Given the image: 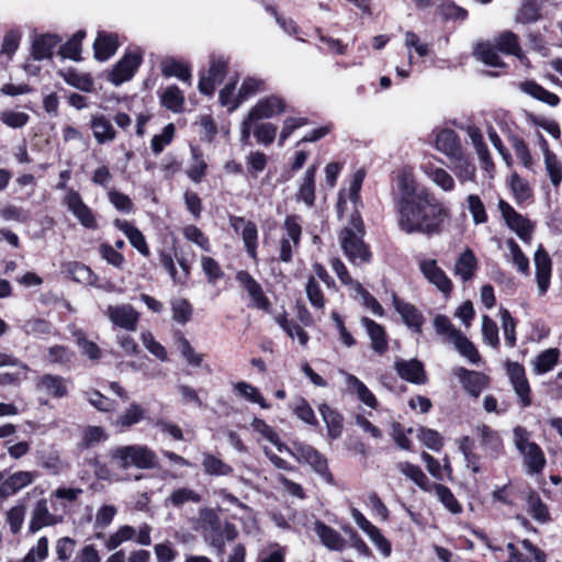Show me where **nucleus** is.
<instances>
[{
    "mask_svg": "<svg viewBox=\"0 0 562 562\" xmlns=\"http://www.w3.org/2000/svg\"><path fill=\"white\" fill-rule=\"evenodd\" d=\"M105 315L114 326L127 331L137 329L139 315L131 304L109 305Z\"/></svg>",
    "mask_w": 562,
    "mask_h": 562,
    "instance_id": "obj_12",
    "label": "nucleus"
},
{
    "mask_svg": "<svg viewBox=\"0 0 562 562\" xmlns=\"http://www.w3.org/2000/svg\"><path fill=\"white\" fill-rule=\"evenodd\" d=\"M476 267L477 260L474 252L471 249H465L456 261L454 273L463 281H469L473 278Z\"/></svg>",
    "mask_w": 562,
    "mask_h": 562,
    "instance_id": "obj_39",
    "label": "nucleus"
},
{
    "mask_svg": "<svg viewBox=\"0 0 562 562\" xmlns=\"http://www.w3.org/2000/svg\"><path fill=\"white\" fill-rule=\"evenodd\" d=\"M451 170L456 175L460 183L467 181L474 182L476 178V167L464 153H460L456 157L450 159Z\"/></svg>",
    "mask_w": 562,
    "mask_h": 562,
    "instance_id": "obj_32",
    "label": "nucleus"
},
{
    "mask_svg": "<svg viewBox=\"0 0 562 562\" xmlns=\"http://www.w3.org/2000/svg\"><path fill=\"white\" fill-rule=\"evenodd\" d=\"M453 373L462 382L469 394L474 397H477L487 386L488 378L481 372L470 371L463 367H458L453 370Z\"/></svg>",
    "mask_w": 562,
    "mask_h": 562,
    "instance_id": "obj_21",
    "label": "nucleus"
},
{
    "mask_svg": "<svg viewBox=\"0 0 562 562\" xmlns=\"http://www.w3.org/2000/svg\"><path fill=\"white\" fill-rule=\"evenodd\" d=\"M247 255L257 261V247H258V229L254 222L246 224V227L240 233Z\"/></svg>",
    "mask_w": 562,
    "mask_h": 562,
    "instance_id": "obj_55",
    "label": "nucleus"
},
{
    "mask_svg": "<svg viewBox=\"0 0 562 562\" xmlns=\"http://www.w3.org/2000/svg\"><path fill=\"white\" fill-rule=\"evenodd\" d=\"M540 16L539 4L536 0H524L519 8L516 21L520 23L536 22Z\"/></svg>",
    "mask_w": 562,
    "mask_h": 562,
    "instance_id": "obj_60",
    "label": "nucleus"
},
{
    "mask_svg": "<svg viewBox=\"0 0 562 562\" xmlns=\"http://www.w3.org/2000/svg\"><path fill=\"white\" fill-rule=\"evenodd\" d=\"M495 46L499 52L517 57L521 64L526 65L528 63V58L524 54L518 36L515 33L510 31L501 33L495 38Z\"/></svg>",
    "mask_w": 562,
    "mask_h": 562,
    "instance_id": "obj_29",
    "label": "nucleus"
},
{
    "mask_svg": "<svg viewBox=\"0 0 562 562\" xmlns=\"http://www.w3.org/2000/svg\"><path fill=\"white\" fill-rule=\"evenodd\" d=\"M476 432L480 438V443L487 456L496 459L503 453L504 446L498 431L482 424L476 427Z\"/></svg>",
    "mask_w": 562,
    "mask_h": 562,
    "instance_id": "obj_20",
    "label": "nucleus"
},
{
    "mask_svg": "<svg viewBox=\"0 0 562 562\" xmlns=\"http://www.w3.org/2000/svg\"><path fill=\"white\" fill-rule=\"evenodd\" d=\"M113 225L121 231L128 239L130 244L143 256L148 257L150 255L149 247L146 243L143 233L126 220L116 218Z\"/></svg>",
    "mask_w": 562,
    "mask_h": 562,
    "instance_id": "obj_23",
    "label": "nucleus"
},
{
    "mask_svg": "<svg viewBox=\"0 0 562 562\" xmlns=\"http://www.w3.org/2000/svg\"><path fill=\"white\" fill-rule=\"evenodd\" d=\"M237 80L228 82L220 90L218 100L222 106H226L229 112L235 111L243 103L239 92L235 94Z\"/></svg>",
    "mask_w": 562,
    "mask_h": 562,
    "instance_id": "obj_53",
    "label": "nucleus"
},
{
    "mask_svg": "<svg viewBox=\"0 0 562 562\" xmlns=\"http://www.w3.org/2000/svg\"><path fill=\"white\" fill-rule=\"evenodd\" d=\"M434 491L437 498L440 503L452 514H460L462 512V506L454 497L451 490L442 484H432L430 485V491Z\"/></svg>",
    "mask_w": 562,
    "mask_h": 562,
    "instance_id": "obj_46",
    "label": "nucleus"
},
{
    "mask_svg": "<svg viewBox=\"0 0 562 562\" xmlns=\"http://www.w3.org/2000/svg\"><path fill=\"white\" fill-rule=\"evenodd\" d=\"M177 344L181 356L186 359L188 364L194 368H198L202 364L204 355L195 352L190 341L184 337L183 334H178Z\"/></svg>",
    "mask_w": 562,
    "mask_h": 562,
    "instance_id": "obj_52",
    "label": "nucleus"
},
{
    "mask_svg": "<svg viewBox=\"0 0 562 562\" xmlns=\"http://www.w3.org/2000/svg\"><path fill=\"white\" fill-rule=\"evenodd\" d=\"M340 373L345 376V382L349 392L356 394L359 401L370 408L374 409L378 407L379 403L376 397L360 379L344 370H341Z\"/></svg>",
    "mask_w": 562,
    "mask_h": 562,
    "instance_id": "obj_26",
    "label": "nucleus"
},
{
    "mask_svg": "<svg viewBox=\"0 0 562 562\" xmlns=\"http://www.w3.org/2000/svg\"><path fill=\"white\" fill-rule=\"evenodd\" d=\"M560 351L555 348L542 351L533 361V372L540 375L551 371L558 363Z\"/></svg>",
    "mask_w": 562,
    "mask_h": 562,
    "instance_id": "obj_44",
    "label": "nucleus"
},
{
    "mask_svg": "<svg viewBox=\"0 0 562 562\" xmlns=\"http://www.w3.org/2000/svg\"><path fill=\"white\" fill-rule=\"evenodd\" d=\"M63 518L60 516H56L49 512L47 501L42 498L40 499L33 512L30 520V531L36 532L44 527L55 526L61 522Z\"/></svg>",
    "mask_w": 562,
    "mask_h": 562,
    "instance_id": "obj_22",
    "label": "nucleus"
},
{
    "mask_svg": "<svg viewBox=\"0 0 562 562\" xmlns=\"http://www.w3.org/2000/svg\"><path fill=\"white\" fill-rule=\"evenodd\" d=\"M544 162L546 169L550 177V180L554 187H558L562 181V165L558 160L557 156L549 149L544 150Z\"/></svg>",
    "mask_w": 562,
    "mask_h": 562,
    "instance_id": "obj_61",
    "label": "nucleus"
},
{
    "mask_svg": "<svg viewBox=\"0 0 562 562\" xmlns=\"http://www.w3.org/2000/svg\"><path fill=\"white\" fill-rule=\"evenodd\" d=\"M60 40L56 35L44 34L37 36L32 44V55L36 60L48 59Z\"/></svg>",
    "mask_w": 562,
    "mask_h": 562,
    "instance_id": "obj_35",
    "label": "nucleus"
},
{
    "mask_svg": "<svg viewBox=\"0 0 562 562\" xmlns=\"http://www.w3.org/2000/svg\"><path fill=\"white\" fill-rule=\"evenodd\" d=\"M317 166H310L302 181L299 186V190L295 194V199L297 202H303L306 206L311 207L315 202V177H316Z\"/></svg>",
    "mask_w": 562,
    "mask_h": 562,
    "instance_id": "obj_28",
    "label": "nucleus"
},
{
    "mask_svg": "<svg viewBox=\"0 0 562 562\" xmlns=\"http://www.w3.org/2000/svg\"><path fill=\"white\" fill-rule=\"evenodd\" d=\"M162 75L165 77H176L179 80L191 85V71L190 68L176 59H166L161 65Z\"/></svg>",
    "mask_w": 562,
    "mask_h": 562,
    "instance_id": "obj_41",
    "label": "nucleus"
},
{
    "mask_svg": "<svg viewBox=\"0 0 562 562\" xmlns=\"http://www.w3.org/2000/svg\"><path fill=\"white\" fill-rule=\"evenodd\" d=\"M319 414L326 425L328 436L337 439L342 434V416L327 404L318 406Z\"/></svg>",
    "mask_w": 562,
    "mask_h": 562,
    "instance_id": "obj_36",
    "label": "nucleus"
},
{
    "mask_svg": "<svg viewBox=\"0 0 562 562\" xmlns=\"http://www.w3.org/2000/svg\"><path fill=\"white\" fill-rule=\"evenodd\" d=\"M106 439H108V435L102 427L88 426L82 430V436H81V441L79 443V447L81 449H89L102 441H105Z\"/></svg>",
    "mask_w": 562,
    "mask_h": 562,
    "instance_id": "obj_54",
    "label": "nucleus"
},
{
    "mask_svg": "<svg viewBox=\"0 0 562 562\" xmlns=\"http://www.w3.org/2000/svg\"><path fill=\"white\" fill-rule=\"evenodd\" d=\"M519 89L531 98L541 101L550 106H557L560 103V98L533 80H526L519 83Z\"/></svg>",
    "mask_w": 562,
    "mask_h": 562,
    "instance_id": "obj_33",
    "label": "nucleus"
},
{
    "mask_svg": "<svg viewBox=\"0 0 562 562\" xmlns=\"http://www.w3.org/2000/svg\"><path fill=\"white\" fill-rule=\"evenodd\" d=\"M30 121V115L24 112L5 110L0 113V122L11 128H22Z\"/></svg>",
    "mask_w": 562,
    "mask_h": 562,
    "instance_id": "obj_63",
    "label": "nucleus"
},
{
    "mask_svg": "<svg viewBox=\"0 0 562 562\" xmlns=\"http://www.w3.org/2000/svg\"><path fill=\"white\" fill-rule=\"evenodd\" d=\"M395 202L398 228L405 234L439 235L448 212L442 203L414 175L403 170L397 177Z\"/></svg>",
    "mask_w": 562,
    "mask_h": 562,
    "instance_id": "obj_1",
    "label": "nucleus"
},
{
    "mask_svg": "<svg viewBox=\"0 0 562 562\" xmlns=\"http://www.w3.org/2000/svg\"><path fill=\"white\" fill-rule=\"evenodd\" d=\"M533 261L538 291L540 295H544L550 286L552 262L550 256L541 245L535 252Z\"/></svg>",
    "mask_w": 562,
    "mask_h": 562,
    "instance_id": "obj_17",
    "label": "nucleus"
},
{
    "mask_svg": "<svg viewBox=\"0 0 562 562\" xmlns=\"http://www.w3.org/2000/svg\"><path fill=\"white\" fill-rule=\"evenodd\" d=\"M474 56L491 67H504L495 47L490 42H481L474 48Z\"/></svg>",
    "mask_w": 562,
    "mask_h": 562,
    "instance_id": "obj_42",
    "label": "nucleus"
},
{
    "mask_svg": "<svg viewBox=\"0 0 562 562\" xmlns=\"http://www.w3.org/2000/svg\"><path fill=\"white\" fill-rule=\"evenodd\" d=\"M38 476L35 471H16L0 482V497L7 498L31 485Z\"/></svg>",
    "mask_w": 562,
    "mask_h": 562,
    "instance_id": "obj_16",
    "label": "nucleus"
},
{
    "mask_svg": "<svg viewBox=\"0 0 562 562\" xmlns=\"http://www.w3.org/2000/svg\"><path fill=\"white\" fill-rule=\"evenodd\" d=\"M193 162L187 171L188 177L195 183H200L205 176L206 162L196 147H191Z\"/></svg>",
    "mask_w": 562,
    "mask_h": 562,
    "instance_id": "obj_59",
    "label": "nucleus"
},
{
    "mask_svg": "<svg viewBox=\"0 0 562 562\" xmlns=\"http://www.w3.org/2000/svg\"><path fill=\"white\" fill-rule=\"evenodd\" d=\"M394 369L402 379L411 383L422 384L426 381L424 366L416 359L397 360Z\"/></svg>",
    "mask_w": 562,
    "mask_h": 562,
    "instance_id": "obj_24",
    "label": "nucleus"
},
{
    "mask_svg": "<svg viewBox=\"0 0 562 562\" xmlns=\"http://www.w3.org/2000/svg\"><path fill=\"white\" fill-rule=\"evenodd\" d=\"M528 513L539 521L547 522L549 520V510L547 505L541 501L536 492H530L527 496Z\"/></svg>",
    "mask_w": 562,
    "mask_h": 562,
    "instance_id": "obj_51",
    "label": "nucleus"
},
{
    "mask_svg": "<svg viewBox=\"0 0 562 562\" xmlns=\"http://www.w3.org/2000/svg\"><path fill=\"white\" fill-rule=\"evenodd\" d=\"M393 306L400 314L404 324L413 331L420 334L425 317L422 312L413 304L400 299L396 294L392 295Z\"/></svg>",
    "mask_w": 562,
    "mask_h": 562,
    "instance_id": "obj_15",
    "label": "nucleus"
},
{
    "mask_svg": "<svg viewBox=\"0 0 562 562\" xmlns=\"http://www.w3.org/2000/svg\"><path fill=\"white\" fill-rule=\"evenodd\" d=\"M194 529L201 532L204 541L221 555L225 552V542L233 541L238 536L236 526L229 521H222L217 512L210 507L199 509Z\"/></svg>",
    "mask_w": 562,
    "mask_h": 562,
    "instance_id": "obj_2",
    "label": "nucleus"
},
{
    "mask_svg": "<svg viewBox=\"0 0 562 562\" xmlns=\"http://www.w3.org/2000/svg\"><path fill=\"white\" fill-rule=\"evenodd\" d=\"M119 47V38L116 34L99 32L94 43V57L104 61L112 57Z\"/></svg>",
    "mask_w": 562,
    "mask_h": 562,
    "instance_id": "obj_31",
    "label": "nucleus"
},
{
    "mask_svg": "<svg viewBox=\"0 0 562 562\" xmlns=\"http://www.w3.org/2000/svg\"><path fill=\"white\" fill-rule=\"evenodd\" d=\"M419 168L426 178L443 192H452L456 189L453 177L446 169L436 166L431 160H424Z\"/></svg>",
    "mask_w": 562,
    "mask_h": 562,
    "instance_id": "obj_18",
    "label": "nucleus"
},
{
    "mask_svg": "<svg viewBox=\"0 0 562 562\" xmlns=\"http://www.w3.org/2000/svg\"><path fill=\"white\" fill-rule=\"evenodd\" d=\"M93 136L99 144L112 142L116 132L112 123L104 115H94L91 119Z\"/></svg>",
    "mask_w": 562,
    "mask_h": 562,
    "instance_id": "obj_37",
    "label": "nucleus"
},
{
    "mask_svg": "<svg viewBox=\"0 0 562 562\" xmlns=\"http://www.w3.org/2000/svg\"><path fill=\"white\" fill-rule=\"evenodd\" d=\"M498 209L506 222V225L514 231L521 240H530L532 231L530 221L517 213L514 207L504 200H499Z\"/></svg>",
    "mask_w": 562,
    "mask_h": 562,
    "instance_id": "obj_10",
    "label": "nucleus"
},
{
    "mask_svg": "<svg viewBox=\"0 0 562 562\" xmlns=\"http://www.w3.org/2000/svg\"><path fill=\"white\" fill-rule=\"evenodd\" d=\"M140 63L142 54L139 52L125 54L109 74V80L115 86L128 81L134 76Z\"/></svg>",
    "mask_w": 562,
    "mask_h": 562,
    "instance_id": "obj_11",
    "label": "nucleus"
},
{
    "mask_svg": "<svg viewBox=\"0 0 562 562\" xmlns=\"http://www.w3.org/2000/svg\"><path fill=\"white\" fill-rule=\"evenodd\" d=\"M454 348L461 356L467 358L471 363H477L480 361V355L476 347L470 341L462 331H460L453 340H451Z\"/></svg>",
    "mask_w": 562,
    "mask_h": 562,
    "instance_id": "obj_49",
    "label": "nucleus"
},
{
    "mask_svg": "<svg viewBox=\"0 0 562 562\" xmlns=\"http://www.w3.org/2000/svg\"><path fill=\"white\" fill-rule=\"evenodd\" d=\"M508 254L506 259L510 261L519 272L522 274H529V259L525 256L519 245L513 239L506 241Z\"/></svg>",
    "mask_w": 562,
    "mask_h": 562,
    "instance_id": "obj_45",
    "label": "nucleus"
},
{
    "mask_svg": "<svg viewBox=\"0 0 562 562\" xmlns=\"http://www.w3.org/2000/svg\"><path fill=\"white\" fill-rule=\"evenodd\" d=\"M397 468L401 473L411 479L419 488L425 492L430 491V482L418 465L409 462H401L398 463Z\"/></svg>",
    "mask_w": 562,
    "mask_h": 562,
    "instance_id": "obj_43",
    "label": "nucleus"
},
{
    "mask_svg": "<svg viewBox=\"0 0 562 562\" xmlns=\"http://www.w3.org/2000/svg\"><path fill=\"white\" fill-rule=\"evenodd\" d=\"M285 111L286 103L280 95L271 94L259 99L240 123L241 145L245 146L250 144L251 130L256 122L272 119Z\"/></svg>",
    "mask_w": 562,
    "mask_h": 562,
    "instance_id": "obj_5",
    "label": "nucleus"
},
{
    "mask_svg": "<svg viewBox=\"0 0 562 562\" xmlns=\"http://www.w3.org/2000/svg\"><path fill=\"white\" fill-rule=\"evenodd\" d=\"M108 454L121 469H128L130 467L153 469L156 467V453L147 446H117L111 448Z\"/></svg>",
    "mask_w": 562,
    "mask_h": 562,
    "instance_id": "obj_6",
    "label": "nucleus"
},
{
    "mask_svg": "<svg viewBox=\"0 0 562 562\" xmlns=\"http://www.w3.org/2000/svg\"><path fill=\"white\" fill-rule=\"evenodd\" d=\"M361 325L366 328L371 340V348L379 355H383L387 350L386 333L382 325L378 324L369 317H362Z\"/></svg>",
    "mask_w": 562,
    "mask_h": 562,
    "instance_id": "obj_27",
    "label": "nucleus"
},
{
    "mask_svg": "<svg viewBox=\"0 0 562 562\" xmlns=\"http://www.w3.org/2000/svg\"><path fill=\"white\" fill-rule=\"evenodd\" d=\"M63 204L85 228H98V222L94 212L83 202L78 191L68 189L63 198Z\"/></svg>",
    "mask_w": 562,
    "mask_h": 562,
    "instance_id": "obj_7",
    "label": "nucleus"
},
{
    "mask_svg": "<svg viewBox=\"0 0 562 562\" xmlns=\"http://www.w3.org/2000/svg\"><path fill=\"white\" fill-rule=\"evenodd\" d=\"M353 297L360 299L362 305L374 316L382 317L384 315V308L382 305L361 284H355Z\"/></svg>",
    "mask_w": 562,
    "mask_h": 562,
    "instance_id": "obj_50",
    "label": "nucleus"
},
{
    "mask_svg": "<svg viewBox=\"0 0 562 562\" xmlns=\"http://www.w3.org/2000/svg\"><path fill=\"white\" fill-rule=\"evenodd\" d=\"M66 272L77 283L93 286L98 285L99 277L90 267L81 262H68L65 265Z\"/></svg>",
    "mask_w": 562,
    "mask_h": 562,
    "instance_id": "obj_34",
    "label": "nucleus"
},
{
    "mask_svg": "<svg viewBox=\"0 0 562 562\" xmlns=\"http://www.w3.org/2000/svg\"><path fill=\"white\" fill-rule=\"evenodd\" d=\"M161 103L168 110L179 113L183 109L184 95L177 86H169L161 94Z\"/></svg>",
    "mask_w": 562,
    "mask_h": 562,
    "instance_id": "obj_48",
    "label": "nucleus"
},
{
    "mask_svg": "<svg viewBox=\"0 0 562 562\" xmlns=\"http://www.w3.org/2000/svg\"><path fill=\"white\" fill-rule=\"evenodd\" d=\"M513 442L522 459L526 474L538 475L542 473L547 459L541 447L531 440V434L522 426L513 429Z\"/></svg>",
    "mask_w": 562,
    "mask_h": 562,
    "instance_id": "obj_4",
    "label": "nucleus"
},
{
    "mask_svg": "<svg viewBox=\"0 0 562 562\" xmlns=\"http://www.w3.org/2000/svg\"><path fill=\"white\" fill-rule=\"evenodd\" d=\"M507 375L524 407L531 404L530 386L526 378L525 368L518 362H507Z\"/></svg>",
    "mask_w": 562,
    "mask_h": 562,
    "instance_id": "obj_14",
    "label": "nucleus"
},
{
    "mask_svg": "<svg viewBox=\"0 0 562 562\" xmlns=\"http://www.w3.org/2000/svg\"><path fill=\"white\" fill-rule=\"evenodd\" d=\"M418 266L428 282L434 284L441 293L447 295L451 292L452 282L435 259H420Z\"/></svg>",
    "mask_w": 562,
    "mask_h": 562,
    "instance_id": "obj_13",
    "label": "nucleus"
},
{
    "mask_svg": "<svg viewBox=\"0 0 562 562\" xmlns=\"http://www.w3.org/2000/svg\"><path fill=\"white\" fill-rule=\"evenodd\" d=\"M510 188L518 203L529 200L532 195V190L529 183L517 173H514L510 177Z\"/></svg>",
    "mask_w": 562,
    "mask_h": 562,
    "instance_id": "obj_62",
    "label": "nucleus"
},
{
    "mask_svg": "<svg viewBox=\"0 0 562 562\" xmlns=\"http://www.w3.org/2000/svg\"><path fill=\"white\" fill-rule=\"evenodd\" d=\"M314 532L324 547L331 551H344L347 548V540L334 528L321 520L314 521Z\"/></svg>",
    "mask_w": 562,
    "mask_h": 562,
    "instance_id": "obj_19",
    "label": "nucleus"
},
{
    "mask_svg": "<svg viewBox=\"0 0 562 562\" xmlns=\"http://www.w3.org/2000/svg\"><path fill=\"white\" fill-rule=\"evenodd\" d=\"M36 386L41 392L55 398L64 397L68 393L67 381L60 375L44 374L38 379Z\"/></svg>",
    "mask_w": 562,
    "mask_h": 562,
    "instance_id": "obj_30",
    "label": "nucleus"
},
{
    "mask_svg": "<svg viewBox=\"0 0 562 562\" xmlns=\"http://www.w3.org/2000/svg\"><path fill=\"white\" fill-rule=\"evenodd\" d=\"M292 456L301 463H307L315 472L324 476L327 482H333V475L328 472L326 458L315 448L305 443H294Z\"/></svg>",
    "mask_w": 562,
    "mask_h": 562,
    "instance_id": "obj_9",
    "label": "nucleus"
},
{
    "mask_svg": "<svg viewBox=\"0 0 562 562\" xmlns=\"http://www.w3.org/2000/svg\"><path fill=\"white\" fill-rule=\"evenodd\" d=\"M201 501L202 496L198 492L189 487H179L166 498V505L180 508L187 503L198 504Z\"/></svg>",
    "mask_w": 562,
    "mask_h": 562,
    "instance_id": "obj_40",
    "label": "nucleus"
},
{
    "mask_svg": "<svg viewBox=\"0 0 562 562\" xmlns=\"http://www.w3.org/2000/svg\"><path fill=\"white\" fill-rule=\"evenodd\" d=\"M201 464L205 474L212 476H228L234 471L228 463L210 452H204L202 454Z\"/></svg>",
    "mask_w": 562,
    "mask_h": 562,
    "instance_id": "obj_38",
    "label": "nucleus"
},
{
    "mask_svg": "<svg viewBox=\"0 0 562 562\" xmlns=\"http://www.w3.org/2000/svg\"><path fill=\"white\" fill-rule=\"evenodd\" d=\"M182 234L187 240L195 244L203 251H211V243L209 237L198 226L187 225L183 227Z\"/></svg>",
    "mask_w": 562,
    "mask_h": 562,
    "instance_id": "obj_57",
    "label": "nucleus"
},
{
    "mask_svg": "<svg viewBox=\"0 0 562 562\" xmlns=\"http://www.w3.org/2000/svg\"><path fill=\"white\" fill-rule=\"evenodd\" d=\"M278 126L268 122H256L252 125L251 134H254L256 142L263 146H269L276 139Z\"/></svg>",
    "mask_w": 562,
    "mask_h": 562,
    "instance_id": "obj_47",
    "label": "nucleus"
},
{
    "mask_svg": "<svg viewBox=\"0 0 562 562\" xmlns=\"http://www.w3.org/2000/svg\"><path fill=\"white\" fill-rule=\"evenodd\" d=\"M99 254L103 260L116 269H123L125 265L124 256L119 252L112 245L102 243L99 246Z\"/></svg>",
    "mask_w": 562,
    "mask_h": 562,
    "instance_id": "obj_64",
    "label": "nucleus"
},
{
    "mask_svg": "<svg viewBox=\"0 0 562 562\" xmlns=\"http://www.w3.org/2000/svg\"><path fill=\"white\" fill-rule=\"evenodd\" d=\"M435 147L449 159L463 151L457 133L449 128L441 130L437 134Z\"/></svg>",
    "mask_w": 562,
    "mask_h": 562,
    "instance_id": "obj_25",
    "label": "nucleus"
},
{
    "mask_svg": "<svg viewBox=\"0 0 562 562\" xmlns=\"http://www.w3.org/2000/svg\"><path fill=\"white\" fill-rule=\"evenodd\" d=\"M227 60L223 57H213L206 71L200 74L198 89L202 94L213 95L216 86L220 85L226 76Z\"/></svg>",
    "mask_w": 562,
    "mask_h": 562,
    "instance_id": "obj_8",
    "label": "nucleus"
},
{
    "mask_svg": "<svg viewBox=\"0 0 562 562\" xmlns=\"http://www.w3.org/2000/svg\"><path fill=\"white\" fill-rule=\"evenodd\" d=\"M364 227L358 212L350 216V226L341 229L339 241L348 260L356 266L367 263L371 259L369 247L363 241Z\"/></svg>",
    "mask_w": 562,
    "mask_h": 562,
    "instance_id": "obj_3",
    "label": "nucleus"
},
{
    "mask_svg": "<svg viewBox=\"0 0 562 562\" xmlns=\"http://www.w3.org/2000/svg\"><path fill=\"white\" fill-rule=\"evenodd\" d=\"M235 390L238 392V394L243 397H245L247 401L251 403L259 404L261 408L267 409L270 407V405L266 402L263 396L260 394L259 390L247 382H237L235 384Z\"/></svg>",
    "mask_w": 562,
    "mask_h": 562,
    "instance_id": "obj_56",
    "label": "nucleus"
},
{
    "mask_svg": "<svg viewBox=\"0 0 562 562\" xmlns=\"http://www.w3.org/2000/svg\"><path fill=\"white\" fill-rule=\"evenodd\" d=\"M434 327L439 336L443 337V340L451 342L454 337L461 331L457 329L450 319L446 315H436L434 318Z\"/></svg>",
    "mask_w": 562,
    "mask_h": 562,
    "instance_id": "obj_58",
    "label": "nucleus"
}]
</instances>
